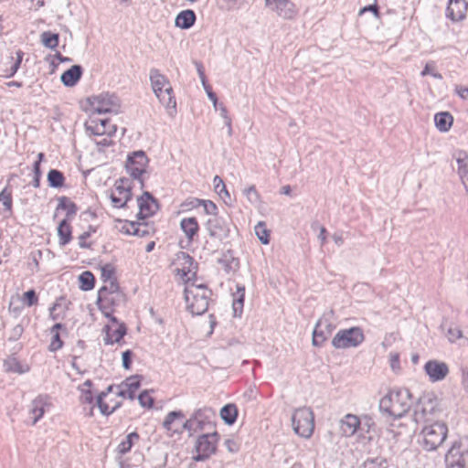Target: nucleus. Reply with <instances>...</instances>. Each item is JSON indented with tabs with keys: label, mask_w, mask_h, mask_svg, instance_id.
Here are the masks:
<instances>
[{
	"label": "nucleus",
	"mask_w": 468,
	"mask_h": 468,
	"mask_svg": "<svg viewBox=\"0 0 468 468\" xmlns=\"http://www.w3.org/2000/svg\"><path fill=\"white\" fill-rule=\"evenodd\" d=\"M412 404L411 394L409 389L392 390L379 400V410L394 419L403 417Z\"/></svg>",
	"instance_id": "f257e3e1"
},
{
	"label": "nucleus",
	"mask_w": 468,
	"mask_h": 468,
	"mask_svg": "<svg viewBox=\"0 0 468 468\" xmlns=\"http://www.w3.org/2000/svg\"><path fill=\"white\" fill-rule=\"evenodd\" d=\"M184 293L186 308L193 315H201L207 311L211 291L206 285L196 284L187 276Z\"/></svg>",
	"instance_id": "f03ea898"
},
{
	"label": "nucleus",
	"mask_w": 468,
	"mask_h": 468,
	"mask_svg": "<svg viewBox=\"0 0 468 468\" xmlns=\"http://www.w3.org/2000/svg\"><path fill=\"white\" fill-rule=\"evenodd\" d=\"M150 81L154 93L160 103L173 116L176 113V101L169 80L157 69L150 70Z\"/></svg>",
	"instance_id": "7ed1b4c3"
},
{
	"label": "nucleus",
	"mask_w": 468,
	"mask_h": 468,
	"mask_svg": "<svg viewBox=\"0 0 468 468\" xmlns=\"http://www.w3.org/2000/svg\"><path fill=\"white\" fill-rule=\"evenodd\" d=\"M448 427L443 422H434L425 425L419 434V442L426 451L437 450L446 440Z\"/></svg>",
	"instance_id": "20e7f679"
},
{
	"label": "nucleus",
	"mask_w": 468,
	"mask_h": 468,
	"mask_svg": "<svg viewBox=\"0 0 468 468\" xmlns=\"http://www.w3.org/2000/svg\"><path fill=\"white\" fill-rule=\"evenodd\" d=\"M365 340L363 330L358 326L339 330L332 339V346L335 349H347L356 347Z\"/></svg>",
	"instance_id": "39448f33"
},
{
	"label": "nucleus",
	"mask_w": 468,
	"mask_h": 468,
	"mask_svg": "<svg viewBox=\"0 0 468 468\" xmlns=\"http://www.w3.org/2000/svg\"><path fill=\"white\" fill-rule=\"evenodd\" d=\"M292 425L294 432L303 438H309L313 434L314 414L306 407L295 410L292 416Z\"/></svg>",
	"instance_id": "423d86ee"
},
{
	"label": "nucleus",
	"mask_w": 468,
	"mask_h": 468,
	"mask_svg": "<svg viewBox=\"0 0 468 468\" xmlns=\"http://www.w3.org/2000/svg\"><path fill=\"white\" fill-rule=\"evenodd\" d=\"M90 104L94 112L117 114L121 109L120 99L113 93L102 92L91 97Z\"/></svg>",
	"instance_id": "0eeeda50"
},
{
	"label": "nucleus",
	"mask_w": 468,
	"mask_h": 468,
	"mask_svg": "<svg viewBox=\"0 0 468 468\" xmlns=\"http://www.w3.org/2000/svg\"><path fill=\"white\" fill-rule=\"evenodd\" d=\"M437 412V399L431 395H424L415 406L413 419L417 423L427 422L432 420Z\"/></svg>",
	"instance_id": "6e6552de"
},
{
	"label": "nucleus",
	"mask_w": 468,
	"mask_h": 468,
	"mask_svg": "<svg viewBox=\"0 0 468 468\" xmlns=\"http://www.w3.org/2000/svg\"><path fill=\"white\" fill-rule=\"evenodd\" d=\"M230 223L229 217L212 216L207 219L205 229L211 239L221 242L229 236Z\"/></svg>",
	"instance_id": "1a4fd4ad"
},
{
	"label": "nucleus",
	"mask_w": 468,
	"mask_h": 468,
	"mask_svg": "<svg viewBox=\"0 0 468 468\" xmlns=\"http://www.w3.org/2000/svg\"><path fill=\"white\" fill-rule=\"evenodd\" d=\"M446 468H468V448L454 441L445 454Z\"/></svg>",
	"instance_id": "9d476101"
},
{
	"label": "nucleus",
	"mask_w": 468,
	"mask_h": 468,
	"mask_svg": "<svg viewBox=\"0 0 468 468\" xmlns=\"http://www.w3.org/2000/svg\"><path fill=\"white\" fill-rule=\"evenodd\" d=\"M218 440V434L217 431L200 435L196 441L195 448L197 454L194 459L196 461H204L215 453Z\"/></svg>",
	"instance_id": "9b49d317"
},
{
	"label": "nucleus",
	"mask_w": 468,
	"mask_h": 468,
	"mask_svg": "<svg viewBox=\"0 0 468 468\" xmlns=\"http://www.w3.org/2000/svg\"><path fill=\"white\" fill-rule=\"evenodd\" d=\"M148 162L149 160L144 151L133 153V154L128 156L126 161L125 167L127 172L133 178L139 180L141 186H144L142 176L146 171Z\"/></svg>",
	"instance_id": "f8f14e48"
},
{
	"label": "nucleus",
	"mask_w": 468,
	"mask_h": 468,
	"mask_svg": "<svg viewBox=\"0 0 468 468\" xmlns=\"http://www.w3.org/2000/svg\"><path fill=\"white\" fill-rule=\"evenodd\" d=\"M86 132L90 135L112 137L117 131L115 124L109 119L90 118L85 123Z\"/></svg>",
	"instance_id": "ddd939ff"
},
{
	"label": "nucleus",
	"mask_w": 468,
	"mask_h": 468,
	"mask_svg": "<svg viewBox=\"0 0 468 468\" xmlns=\"http://www.w3.org/2000/svg\"><path fill=\"white\" fill-rule=\"evenodd\" d=\"M265 5L282 19H294L298 14L296 5L291 0H265Z\"/></svg>",
	"instance_id": "4468645a"
},
{
	"label": "nucleus",
	"mask_w": 468,
	"mask_h": 468,
	"mask_svg": "<svg viewBox=\"0 0 468 468\" xmlns=\"http://www.w3.org/2000/svg\"><path fill=\"white\" fill-rule=\"evenodd\" d=\"M334 330L335 325L326 317L320 318L313 332V345L314 346H322Z\"/></svg>",
	"instance_id": "2eb2a0df"
},
{
	"label": "nucleus",
	"mask_w": 468,
	"mask_h": 468,
	"mask_svg": "<svg viewBox=\"0 0 468 468\" xmlns=\"http://www.w3.org/2000/svg\"><path fill=\"white\" fill-rule=\"evenodd\" d=\"M424 371L431 382L443 380L449 374V367L445 362L431 359L424 365Z\"/></svg>",
	"instance_id": "dca6fc26"
},
{
	"label": "nucleus",
	"mask_w": 468,
	"mask_h": 468,
	"mask_svg": "<svg viewBox=\"0 0 468 468\" xmlns=\"http://www.w3.org/2000/svg\"><path fill=\"white\" fill-rule=\"evenodd\" d=\"M127 180L121 179L119 183H116L114 190L111 194L110 197L114 207H122L130 200L132 193L130 186H126Z\"/></svg>",
	"instance_id": "f3484780"
},
{
	"label": "nucleus",
	"mask_w": 468,
	"mask_h": 468,
	"mask_svg": "<svg viewBox=\"0 0 468 468\" xmlns=\"http://www.w3.org/2000/svg\"><path fill=\"white\" fill-rule=\"evenodd\" d=\"M139 212L138 216L140 218H145L157 210L158 206L155 199L149 192H144V194L137 199Z\"/></svg>",
	"instance_id": "a211bd4d"
},
{
	"label": "nucleus",
	"mask_w": 468,
	"mask_h": 468,
	"mask_svg": "<svg viewBox=\"0 0 468 468\" xmlns=\"http://www.w3.org/2000/svg\"><path fill=\"white\" fill-rule=\"evenodd\" d=\"M468 3L465 0H449L446 16L452 21H461L465 17Z\"/></svg>",
	"instance_id": "6ab92c4d"
},
{
	"label": "nucleus",
	"mask_w": 468,
	"mask_h": 468,
	"mask_svg": "<svg viewBox=\"0 0 468 468\" xmlns=\"http://www.w3.org/2000/svg\"><path fill=\"white\" fill-rule=\"evenodd\" d=\"M360 424V420L356 415L348 413L339 421L340 433L345 437H351L357 431Z\"/></svg>",
	"instance_id": "aec40b11"
},
{
	"label": "nucleus",
	"mask_w": 468,
	"mask_h": 468,
	"mask_svg": "<svg viewBox=\"0 0 468 468\" xmlns=\"http://www.w3.org/2000/svg\"><path fill=\"white\" fill-rule=\"evenodd\" d=\"M111 320L115 324L114 325H107L105 327L106 335L103 340L106 345L118 343L126 334V326L123 324H117L115 317L111 316Z\"/></svg>",
	"instance_id": "412c9836"
},
{
	"label": "nucleus",
	"mask_w": 468,
	"mask_h": 468,
	"mask_svg": "<svg viewBox=\"0 0 468 468\" xmlns=\"http://www.w3.org/2000/svg\"><path fill=\"white\" fill-rule=\"evenodd\" d=\"M140 377L139 376H132L127 378L119 387V391L117 395L119 397L127 398L133 400L135 398V393L140 388Z\"/></svg>",
	"instance_id": "4be33fe9"
},
{
	"label": "nucleus",
	"mask_w": 468,
	"mask_h": 468,
	"mask_svg": "<svg viewBox=\"0 0 468 468\" xmlns=\"http://www.w3.org/2000/svg\"><path fill=\"white\" fill-rule=\"evenodd\" d=\"M194 416L197 427L202 431L213 426L216 413L211 408L205 407L196 410Z\"/></svg>",
	"instance_id": "5701e85b"
},
{
	"label": "nucleus",
	"mask_w": 468,
	"mask_h": 468,
	"mask_svg": "<svg viewBox=\"0 0 468 468\" xmlns=\"http://www.w3.org/2000/svg\"><path fill=\"white\" fill-rule=\"evenodd\" d=\"M108 284L102 286L98 292V302L102 304L112 303L115 297L120 296L119 285L116 279L108 281Z\"/></svg>",
	"instance_id": "b1692460"
},
{
	"label": "nucleus",
	"mask_w": 468,
	"mask_h": 468,
	"mask_svg": "<svg viewBox=\"0 0 468 468\" xmlns=\"http://www.w3.org/2000/svg\"><path fill=\"white\" fill-rule=\"evenodd\" d=\"M48 400V398L47 396H38L32 400L29 409V414L32 417V425H35L43 417Z\"/></svg>",
	"instance_id": "393cba45"
},
{
	"label": "nucleus",
	"mask_w": 468,
	"mask_h": 468,
	"mask_svg": "<svg viewBox=\"0 0 468 468\" xmlns=\"http://www.w3.org/2000/svg\"><path fill=\"white\" fill-rule=\"evenodd\" d=\"M180 229L186 237L187 241L192 242L199 230V225L194 217L184 218L180 221Z\"/></svg>",
	"instance_id": "a878e982"
},
{
	"label": "nucleus",
	"mask_w": 468,
	"mask_h": 468,
	"mask_svg": "<svg viewBox=\"0 0 468 468\" xmlns=\"http://www.w3.org/2000/svg\"><path fill=\"white\" fill-rule=\"evenodd\" d=\"M82 75V68L80 65H73L60 76L61 82L66 87H73L77 84Z\"/></svg>",
	"instance_id": "bb28decb"
},
{
	"label": "nucleus",
	"mask_w": 468,
	"mask_h": 468,
	"mask_svg": "<svg viewBox=\"0 0 468 468\" xmlns=\"http://www.w3.org/2000/svg\"><path fill=\"white\" fill-rule=\"evenodd\" d=\"M184 418L185 415L182 411H170L163 422V427L168 432L176 433L178 432V422Z\"/></svg>",
	"instance_id": "cd10ccee"
},
{
	"label": "nucleus",
	"mask_w": 468,
	"mask_h": 468,
	"mask_svg": "<svg viewBox=\"0 0 468 468\" xmlns=\"http://www.w3.org/2000/svg\"><path fill=\"white\" fill-rule=\"evenodd\" d=\"M196 14L193 10L186 9L181 11L176 17V27L182 29L190 28L196 22Z\"/></svg>",
	"instance_id": "c85d7f7f"
},
{
	"label": "nucleus",
	"mask_w": 468,
	"mask_h": 468,
	"mask_svg": "<svg viewBox=\"0 0 468 468\" xmlns=\"http://www.w3.org/2000/svg\"><path fill=\"white\" fill-rule=\"evenodd\" d=\"M453 157L458 164V174L463 183L465 184V181L468 180V154L459 150L454 153Z\"/></svg>",
	"instance_id": "c756f323"
},
{
	"label": "nucleus",
	"mask_w": 468,
	"mask_h": 468,
	"mask_svg": "<svg viewBox=\"0 0 468 468\" xmlns=\"http://www.w3.org/2000/svg\"><path fill=\"white\" fill-rule=\"evenodd\" d=\"M434 122L440 132L446 133L452 125L453 117L449 112H441L434 115Z\"/></svg>",
	"instance_id": "7c9ffc66"
},
{
	"label": "nucleus",
	"mask_w": 468,
	"mask_h": 468,
	"mask_svg": "<svg viewBox=\"0 0 468 468\" xmlns=\"http://www.w3.org/2000/svg\"><path fill=\"white\" fill-rule=\"evenodd\" d=\"M112 390V386H109L106 391L101 392L98 398L96 404L101 414L109 416L112 414L117 408L120 407L119 402H115L113 406H108V403L104 401V398L107 397L108 393Z\"/></svg>",
	"instance_id": "2f4dec72"
},
{
	"label": "nucleus",
	"mask_w": 468,
	"mask_h": 468,
	"mask_svg": "<svg viewBox=\"0 0 468 468\" xmlns=\"http://www.w3.org/2000/svg\"><path fill=\"white\" fill-rule=\"evenodd\" d=\"M12 192L8 189V187H5L0 192V214H3L6 217L12 214Z\"/></svg>",
	"instance_id": "473e14b6"
},
{
	"label": "nucleus",
	"mask_w": 468,
	"mask_h": 468,
	"mask_svg": "<svg viewBox=\"0 0 468 468\" xmlns=\"http://www.w3.org/2000/svg\"><path fill=\"white\" fill-rule=\"evenodd\" d=\"M200 205H203L204 207V211L206 212V214L209 215V217H212V216H218L217 214V206L215 205V203H213L212 201H209V200H200V199H193L189 202H185L182 204V207H188V206H191V207H198Z\"/></svg>",
	"instance_id": "72a5a7b5"
},
{
	"label": "nucleus",
	"mask_w": 468,
	"mask_h": 468,
	"mask_svg": "<svg viewBox=\"0 0 468 468\" xmlns=\"http://www.w3.org/2000/svg\"><path fill=\"white\" fill-rule=\"evenodd\" d=\"M4 368L6 372L16 374H24L29 370L27 366H22L20 362L14 356H9L4 361Z\"/></svg>",
	"instance_id": "f704fd0d"
},
{
	"label": "nucleus",
	"mask_w": 468,
	"mask_h": 468,
	"mask_svg": "<svg viewBox=\"0 0 468 468\" xmlns=\"http://www.w3.org/2000/svg\"><path fill=\"white\" fill-rule=\"evenodd\" d=\"M58 235L59 239V244L61 246H65L71 239V227L68 223L67 219H63L58 227Z\"/></svg>",
	"instance_id": "c9c22d12"
},
{
	"label": "nucleus",
	"mask_w": 468,
	"mask_h": 468,
	"mask_svg": "<svg viewBox=\"0 0 468 468\" xmlns=\"http://www.w3.org/2000/svg\"><path fill=\"white\" fill-rule=\"evenodd\" d=\"M57 209H63L66 211L67 221L71 219L77 213V206L66 197L58 198V205Z\"/></svg>",
	"instance_id": "e433bc0d"
},
{
	"label": "nucleus",
	"mask_w": 468,
	"mask_h": 468,
	"mask_svg": "<svg viewBox=\"0 0 468 468\" xmlns=\"http://www.w3.org/2000/svg\"><path fill=\"white\" fill-rule=\"evenodd\" d=\"M238 416V410L234 404H227L220 410V417L225 423L231 425L233 424Z\"/></svg>",
	"instance_id": "4c0bfd02"
},
{
	"label": "nucleus",
	"mask_w": 468,
	"mask_h": 468,
	"mask_svg": "<svg viewBox=\"0 0 468 468\" xmlns=\"http://www.w3.org/2000/svg\"><path fill=\"white\" fill-rule=\"evenodd\" d=\"M64 180L63 174L57 169H51L48 174V182L51 187H61L64 185Z\"/></svg>",
	"instance_id": "58836bf2"
},
{
	"label": "nucleus",
	"mask_w": 468,
	"mask_h": 468,
	"mask_svg": "<svg viewBox=\"0 0 468 468\" xmlns=\"http://www.w3.org/2000/svg\"><path fill=\"white\" fill-rule=\"evenodd\" d=\"M91 387V381L86 380L82 386L80 388V400L82 404L91 405L93 402V394L90 391V388Z\"/></svg>",
	"instance_id": "ea45409f"
},
{
	"label": "nucleus",
	"mask_w": 468,
	"mask_h": 468,
	"mask_svg": "<svg viewBox=\"0 0 468 468\" xmlns=\"http://www.w3.org/2000/svg\"><path fill=\"white\" fill-rule=\"evenodd\" d=\"M79 281H80V288L82 291H90L94 287V276L89 271H83L80 275Z\"/></svg>",
	"instance_id": "a19ab883"
},
{
	"label": "nucleus",
	"mask_w": 468,
	"mask_h": 468,
	"mask_svg": "<svg viewBox=\"0 0 468 468\" xmlns=\"http://www.w3.org/2000/svg\"><path fill=\"white\" fill-rule=\"evenodd\" d=\"M42 44L48 48L54 49L58 45V35L46 31L41 34Z\"/></svg>",
	"instance_id": "79ce46f5"
},
{
	"label": "nucleus",
	"mask_w": 468,
	"mask_h": 468,
	"mask_svg": "<svg viewBox=\"0 0 468 468\" xmlns=\"http://www.w3.org/2000/svg\"><path fill=\"white\" fill-rule=\"evenodd\" d=\"M138 438L139 435L136 432H131L128 434L125 439L118 445L119 453L125 454L128 452L133 444V440H137Z\"/></svg>",
	"instance_id": "37998d69"
},
{
	"label": "nucleus",
	"mask_w": 468,
	"mask_h": 468,
	"mask_svg": "<svg viewBox=\"0 0 468 468\" xmlns=\"http://www.w3.org/2000/svg\"><path fill=\"white\" fill-rule=\"evenodd\" d=\"M62 326L61 324H56L53 325V327L51 328V334L53 335H52V339H51V343L49 345V350L50 351H57L58 349H60L62 347V341L59 337V334L58 332V330Z\"/></svg>",
	"instance_id": "c03bdc74"
},
{
	"label": "nucleus",
	"mask_w": 468,
	"mask_h": 468,
	"mask_svg": "<svg viewBox=\"0 0 468 468\" xmlns=\"http://www.w3.org/2000/svg\"><path fill=\"white\" fill-rule=\"evenodd\" d=\"M255 234L258 239L261 240L262 244H268L269 239V230L266 228V224L262 221L258 222V224L254 228Z\"/></svg>",
	"instance_id": "a18cd8bd"
},
{
	"label": "nucleus",
	"mask_w": 468,
	"mask_h": 468,
	"mask_svg": "<svg viewBox=\"0 0 468 468\" xmlns=\"http://www.w3.org/2000/svg\"><path fill=\"white\" fill-rule=\"evenodd\" d=\"M183 430H186L190 433L197 432L198 431V428L197 427V423L195 420L194 414L192 415V417L190 419H188L185 421L183 420L178 422V432L177 433L182 432Z\"/></svg>",
	"instance_id": "49530a36"
},
{
	"label": "nucleus",
	"mask_w": 468,
	"mask_h": 468,
	"mask_svg": "<svg viewBox=\"0 0 468 468\" xmlns=\"http://www.w3.org/2000/svg\"><path fill=\"white\" fill-rule=\"evenodd\" d=\"M362 468H388L387 461L382 457L367 459Z\"/></svg>",
	"instance_id": "de8ad7c7"
},
{
	"label": "nucleus",
	"mask_w": 468,
	"mask_h": 468,
	"mask_svg": "<svg viewBox=\"0 0 468 468\" xmlns=\"http://www.w3.org/2000/svg\"><path fill=\"white\" fill-rule=\"evenodd\" d=\"M447 338L451 343H455L459 339H463L467 342V339L463 337V331L459 326L451 325L447 331Z\"/></svg>",
	"instance_id": "09e8293b"
},
{
	"label": "nucleus",
	"mask_w": 468,
	"mask_h": 468,
	"mask_svg": "<svg viewBox=\"0 0 468 468\" xmlns=\"http://www.w3.org/2000/svg\"><path fill=\"white\" fill-rule=\"evenodd\" d=\"M244 303V289L238 288L237 296L233 300V311L235 315L239 313V315L242 313Z\"/></svg>",
	"instance_id": "8fccbe9b"
},
{
	"label": "nucleus",
	"mask_w": 468,
	"mask_h": 468,
	"mask_svg": "<svg viewBox=\"0 0 468 468\" xmlns=\"http://www.w3.org/2000/svg\"><path fill=\"white\" fill-rule=\"evenodd\" d=\"M213 183L216 193H218L219 196L224 194L227 197H230L229 193L228 192L226 186L220 176H216L213 179Z\"/></svg>",
	"instance_id": "3c124183"
},
{
	"label": "nucleus",
	"mask_w": 468,
	"mask_h": 468,
	"mask_svg": "<svg viewBox=\"0 0 468 468\" xmlns=\"http://www.w3.org/2000/svg\"><path fill=\"white\" fill-rule=\"evenodd\" d=\"M114 273H115V270H114L113 266L111 264H105L101 268V279L104 282L114 280L115 279Z\"/></svg>",
	"instance_id": "603ef678"
},
{
	"label": "nucleus",
	"mask_w": 468,
	"mask_h": 468,
	"mask_svg": "<svg viewBox=\"0 0 468 468\" xmlns=\"http://www.w3.org/2000/svg\"><path fill=\"white\" fill-rule=\"evenodd\" d=\"M243 193L250 203L256 204L260 201V195L254 186H250L248 188H245Z\"/></svg>",
	"instance_id": "864d4df0"
},
{
	"label": "nucleus",
	"mask_w": 468,
	"mask_h": 468,
	"mask_svg": "<svg viewBox=\"0 0 468 468\" xmlns=\"http://www.w3.org/2000/svg\"><path fill=\"white\" fill-rule=\"evenodd\" d=\"M23 57H24V52L22 50H17L16 52V60L13 63V65L11 66L9 73L6 75V77H12L16 73V71L18 70V69L21 65V62L23 60Z\"/></svg>",
	"instance_id": "5fc2aeb1"
},
{
	"label": "nucleus",
	"mask_w": 468,
	"mask_h": 468,
	"mask_svg": "<svg viewBox=\"0 0 468 468\" xmlns=\"http://www.w3.org/2000/svg\"><path fill=\"white\" fill-rule=\"evenodd\" d=\"M218 110L220 112V116L223 118L225 125L228 127V133L231 135L232 127H231V119L228 115L227 108L223 104H218Z\"/></svg>",
	"instance_id": "6e6d98bb"
},
{
	"label": "nucleus",
	"mask_w": 468,
	"mask_h": 468,
	"mask_svg": "<svg viewBox=\"0 0 468 468\" xmlns=\"http://www.w3.org/2000/svg\"><path fill=\"white\" fill-rule=\"evenodd\" d=\"M138 400L141 406L151 408L154 405V399L150 396L148 391H144L138 396Z\"/></svg>",
	"instance_id": "4d7b16f0"
},
{
	"label": "nucleus",
	"mask_w": 468,
	"mask_h": 468,
	"mask_svg": "<svg viewBox=\"0 0 468 468\" xmlns=\"http://www.w3.org/2000/svg\"><path fill=\"white\" fill-rule=\"evenodd\" d=\"M23 332L24 328L21 324L15 325L10 331L8 340L12 342L17 341L21 337Z\"/></svg>",
	"instance_id": "13d9d810"
},
{
	"label": "nucleus",
	"mask_w": 468,
	"mask_h": 468,
	"mask_svg": "<svg viewBox=\"0 0 468 468\" xmlns=\"http://www.w3.org/2000/svg\"><path fill=\"white\" fill-rule=\"evenodd\" d=\"M24 300L27 306H32L37 303V297L34 290H29L24 293Z\"/></svg>",
	"instance_id": "bf43d9fd"
},
{
	"label": "nucleus",
	"mask_w": 468,
	"mask_h": 468,
	"mask_svg": "<svg viewBox=\"0 0 468 468\" xmlns=\"http://www.w3.org/2000/svg\"><path fill=\"white\" fill-rule=\"evenodd\" d=\"M224 444L229 452L234 453L239 450V443L233 439H227L225 441Z\"/></svg>",
	"instance_id": "052dcab7"
},
{
	"label": "nucleus",
	"mask_w": 468,
	"mask_h": 468,
	"mask_svg": "<svg viewBox=\"0 0 468 468\" xmlns=\"http://www.w3.org/2000/svg\"><path fill=\"white\" fill-rule=\"evenodd\" d=\"M204 89L207 94L208 99L212 101L213 106H214L215 110L217 111L218 104L217 95L212 91L211 87L209 85H205Z\"/></svg>",
	"instance_id": "680f3d73"
},
{
	"label": "nucleus",
	"mask_w": 468,
	"mask_h": 468,
	"mask_svg": "<svg viewBox=\"0 0 468 468\" xmlns=\"http://www.w3.org/2000/svg\"><path fill=\"white\" fill-rule=\"evenodd\" d=\"M132 351L131 350H126L122 353V367L125 368V369H129L130 367H131V363H132Z\"/></svg>",
	"instance_id": "e2e57ef3"
},
{
	"label": "nucleus",
	"mask_w": 468,
	"mask_h": 468,
	"mask_svg": "<svg viewBox=\"0 0 468 468\" xmlns=\"http://www.w3.org/2000/svg\"><path fill=\"white\" fill-rule=\"evenodd\" d=\"M195 65H196L197 71V74H198V76L200 78V80H201V83H202L203 87H205V85H208L207 83L205 70H204V68H203L202 64L200 62L196 61Z\"/></svg>",
	"instance_id": "0e129e2a"
},
{
	"label": "nucleus",
	"mask_w": 468,
	"mask_h": 468,
	"mask_svg": "<svg viewBox=\"0 0 468 468\" xmlns=\"http://www.w3.org/2000/svg\"><path fill=\"white\" fill-rule=\"evenodd\" d=\"M461 384L463 390L468 394V369L462 368Z\"/></svg>",
	"instance_id": "69168bd1"
},
{
	"label": "nucleus",
	"mask_w": 468,
	"mask_h": 468,
	"mask_svg": "<svg viewBox=\"0 0 468 468\" xmlns=\"http://www.w3.org/2000/svg\"><path fill=\"white\" fill-rule=\"evenodd\" d=\"M149 234V228L146 224L138 223L136 227V236L144 237Z\"/></svg>",
	"instance_id": "338daca9"
},
{
	"label": "nucleus",
	"mask_w": 468,
	"mask_h": 468,
	"mask_svg": "<svg viewBox=\"0 0 468 468\" xmlns=\"http://www.w3.org/2000/svg\"><path fill=\"white\" fill-rule=\"evenodd\" d=\"M456 93L463 99V100H468V88L457 85L455 87Z\"/></svg>",
	"instance_id": "774afa93"
}]
</instances>
